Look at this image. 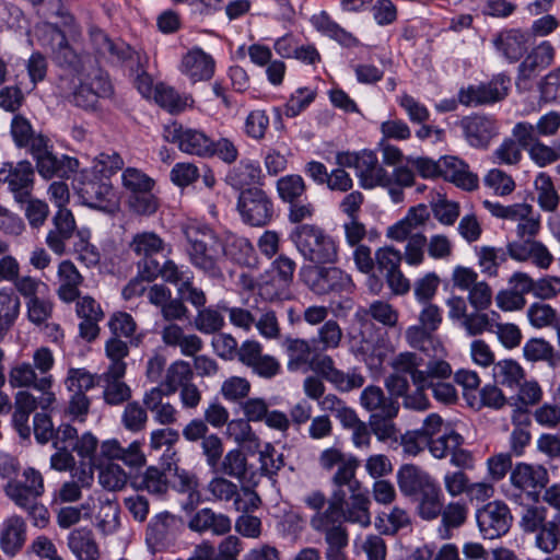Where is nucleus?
<instances>
[{
    "mask_svg": "<svg viewBox=\"0 0 560 560\" xmlns=\"http://www.w3.org/2000/svg\"><path fill=\"white\" fill-rule=\"evenodd\" d=\"M189 262L211 279H223L221 237L209 225L189 222L182 228Z\"/></svg>",
    "mask_w": 560,
    "mask_h": 560,
    "instance_id": "obj_1",
    "label": "nucleus"
},
{
    "mask_svg": "<svg viewBox=\"0 0 560 560\" xmlns=\"http://www.w3.org/2000/svg\"><path fill=\"white\" fill-rule=\"evenodd\" d=\"M33 364L27 362L19 363L9 371V384L12 388H32L42 393L43 406H52L56 395L52 392L54 377L50 370L55 364L51 350L40 347L33 353Z\"/></svg>",
    "mask_w": 560,
    "mask_h": 560,
    "instance_id": "obj_2",
    "label": "nucleus"
},
{
    "mask_svg": "<svg viewBox=\"0 0 560 560\" xmlns=\"http://www.w3.org/2000/svg\"><path fill=\"white\" fill-rule=\"evenodd\" d=\"M5 495L25 511L35 527L45 528L49 523V511L40 502L45 492L44 477L33 467L23 470L22 477L3 487Z\"/></svg>",
    "mask_w": 560,
    "mask_h": 560,
    "instance_id": "obj_3",
    "label": "nucleus"
},
{
    "mask_svg": "<svg viewBox=\"0 0 560 560\" xmlns=\"http://www.w3.org/2000/svg\"><path fill=\"white\" fill-rule=\"evenodd\" d=\"M301 255L314 264H334L338 259V246L331 235L316 224H299L291 234Z\"/></svg>",
    "mask_w": 560,
    "mask_h": 560,
    "instance_id": "obj_4",
    "label": "nucleus"
},
{
    "mask_svg": "<svg viewBox=\"0 0 560 560\" xmlns=\"http://www.w3.org/2000/svg\"><path fill=\"white\" fill-rule=\"evenodd\" d=\"M511 498L515 501L525 497L533 503L540 501V494L549 482V472L540 464L517 463L511 470Z\"/></svg>",
    "mask_w": 560,
    "mask_h": 560,
    "instance_id": "obj_5",
    "label": "nucleus"
},
{
    "mask_svg": "<svg viewBox=\"0 0 560 560\" xmlns=\"http://www.w3.org/2000/svg\"><path fill=\"white\" fill-rule=\"evenodd\" d=\"M183 529V520L167 511L155 514L145 527V545L152 553L174 547Z\"/></svg>",
    "mask_w": 560,
    "mask_h": 560,
    "instance_id": "obj_6",
    "label": "nucleus"
},
{
    "mask_svg": "<svg viewBox=\"0 0 560 560\" xmlns=\"http://www.w3.org/2000/svg\"><path fill=\"white\" fill-rule=\"evenodd\" d=\"M65 384L67 389L72 393L68 402L67 412L74 419L84 421L91 406V401L85 395V392L96 386V376L85 369L70 368Z\"/></svg>",
    "mask_w": 560,
    "mask_h": 560,
    "instance_id": "obj_7",
    "label": "nucleus"
},
{
    "mask_svg": "<svg viewBox=\"0 0 560 560\" xmlns=\"http://www.w3.org/2000/svg\"><path fill=\"white\" fill-rule=\"evenodd\" d=\"M451 281L454 288L467 291V301L476 311H486L492 303V289L479 280L478 273L469 267L456 266L452 272Z\"/></svg>",
    "mask_w": 560,
    "mask_h": 560,
    "instance_id": "obj_8",
    "label": "nucleus"
},
{
    "mask_svg": "<svg viewBox=\"0 0 560 560\" xmlns=\"http://www.w3.org/2000/svg\"><path fill=\"white\" fill-rule=\"evenodd\" d=\"M237 210L242 220L252 226L267 225L273 217V203L260 188L253 187L241 191Z\"/></svg>",
    "mask_w": 560,
    "mask_h": 560,
    "instance_id": "obj_9",
    "label": "nucleus"
},
{
    "mask_svg": "<svg viewBox=\"0 0 560 560\" xmlns=\"http://www.w3.org/2000/svg\"><path fill=\"white\" fill-rule=\"evenodd\" d=\"M34 177V168L28 161L0 163V183L7 185L19 203H23L32 197Z\"/></svg>",
    "mask_w": 560,
    "mask_h": 560,
    "instance_id": "obj_10",
    "label": "nucleus"
},
{
    "mask_svg": "<svg viewBox=\"0 0 560 560\" xmlns=\"http://www.w3.org/2000/svg\"><path fill=\"white\" fill-rule=\"evenodd\" d=\"M164 139L177 144L182 152L198 156L211 155L212 140L201 130L185 128L174 121L164 128Z\"/></svg>",
    "mask_w": 560,
    "mask_h": 560,
    "instance_id": "obj_11",
    "label": "nucleus"
},
{
    "mask_svg": "<svg viewBox=\"0 0 560 560\" xmlns=\"http://www.w3.org/2000/svg\"><path fill=\"white\" fill-rule=\"evenodd\" d=\"M476 518L479 530L486 539H495L505 535L513 521L509 506L501 501L487 503L477 511Z\"/></svg>",
    "mask_w": 560,
    "mask_h": 560,
    "instance_id": "obj_12",
    "label": "nucleus"
},
{
    "mask_svg": "<svg viewBox=\"0 0 560 560\" xmlns=\"http://www.w3.org/2000/svg\"><path fill=\"white\" fill-rule=\"evenodd\" d=\"M555 54L553 46L547 40L536 46L518 66L517 88L529 90L532 81L553 62Z\"/></svg>",
    "mask_w": 560,
    "mask_h": 560,
    "instance_id": "obj_13",
    "label": "nucleus"
},
{
    "mask_svg": "<svg viewBox=\"0 0 560 560\" xmlns=\"http://www.w3.org/2000/svg\"><path fill=\"white\" fill-rule=\"evenodd\" d=\"M46 26L50 35L54 62L74 74H82L84 71L85 56L78 54L69 45L65 33L55 23L49 22Z\"/></svg>",
    "mask_w": 560,
    "mask_h": 560,
    "instance_id": "obj_14",
    "label": "nucleus"
},
{
    "mask_svg": "<svg viewBox=\"0 0 560 560\" xmlns=\"http://www.w3.org/2000/svg\"><path fill=\"white\" fill-rule=\"evenodd\" d=\"M509 83L510 79L508 77L499 74L488 84L460 90L458 100L466 106L494 103L503 100L508 95Z\"/></svg>",
    "mask_w": 560,
    "mask_h": 560,
    "instance_id": "obj_15",
    "label": "nucleus"
},
{
    "mask_svg": "<svg viewBox=\"0 0 560 560\" xmlns=\"http://www.w3.org/2000/svg\"><path fill=\"white\" fill-rule=\"evenodd\" d=\"M313 369L341 392H350L364 384V377L361 374L343 373L336 369L332 358L327 354L316 357L313 361Z\"/></svg>",
    "mask_w": 560,
    "mask_h": 560,
    "instance_id": "obj_16",
    "label": "nucleus"
},
{
    "mask_svg": "<svg viewBox=\"0 0 560 560\" xmlns=\"http://www.w3.org/2000/svg\"><path fill=\"white\" fill-rule=\"evenodd\" d=\"M307 277L310 288L317 294L343 291L351 285L350 276L336 267H315Z\"/></svg>",
    "mask_w": 560,
    "mask_h": 560,
    "instance_id": "obj_17",
    "label": "nucleus"
},
{
    "mask_svg": "<svg viewBox=\"0 0 560 560\" xmlns=\"http://www.w3.org/2000/svg\"><path fill=\"white\" fill-rule=\"evenodd\" d=\"M125 374L126 372H122V366H114L96 377V382L103 384V399L106 405L114 407L130 401L132 390L122 381Z\"/></svg>",
    "mask_w": 560,
    "mask_h": 560,
    "instance_id": "obj_18",
    "label": "nucleus"
},
{
    "mask_svg": "<svg viewBox=\"0 0 560 560\" xmlns=\"http://www.w3.org/2000/svg\"><path fill=\"white\" fill-rule=\"evenodd\" d=\"M82 202L90 208L112 211L115 207L114 192L108 182L93 178L80 183L77 188Z\"/></svg>",
    "mask_w": 560,
    "mask_h": 560,
    "instance_id": "obj_19",
    "label": "nucleus"
},
{
    "mask_svg": "<svg viewBox=\"0 0 560 560\" xmlns=\"http://www.w3.org/2000/svg\"><path fill=\"white\" fill-rule=\"evenodd\" d=\"M466 141L474 148H486L498 135L495 120L487 116H467L459 122Z\"/></svg>",
    "mask_w": 560,
    "mask_h": 560,
    "instance_id": "obj_20",
    "label": "nucleus"
},
{
    "mask_svg": "<svg viewBox=\"0 0 560 560\" xmlns=\"http://www.w3.org/2000/svg\"><path fill=\"white\" fill-rule=\"evenodd\" d=\"M276 275L270 282H265L260 287V294L266 299H281L287 294V291L293 280L295 270V262L291 258L280 255L273 261Z\"/></svg>",
    "mask_w": 560,
    "mask_h": 560,
    "instance_id": "obj_21",
    "label": "nucleus"
},
{
    "mask_svg": "<svg viewBox=\"0 0 560 560\" xmlns=\"http://www.w3.org/2000/svg\"><path fill=\"white\" fill-rule=\"evenodd\" d=\"M52 225L46 236V244L55 254L63 255L66 243L77 230L73 214L68 209H59L52 218Z\"/></svg>",
    "mask_w": 560,
    "mask_h": 560,
    "instance_id": "obj_22",
    "label": "nucleus"
},
{
    "mask_svg": "<svg viewBox=\"0 0 560 560\" xmlns=\"http://www.w3.org/2000/svg\"><path fill=\"white\" fill-rule=\"evenodd\" d=\"M508 254L517 261L530 260L541 269H548L553 256L540 242L534 240L514 241L508 244Z\"/></svg>",
    "mask_w": 560,
    "mask_h": 560,
    "instance_id": "obj_23",
    "label": "nucleus"
},
{
    "mask_svg": "<svg viewBox=\"0 0 560 560\" xmlns=\"http://www.w3.org/2000/svg\"><path fill=\"white\" fill-rule=\"evenodd\" d=\"M441 176L457 187L472 191L478 188L479 178L469 170V165L456 156H444L440 160Z\"/></svg>",
    "mask_w": 560,
    "mask_h": 560,
    "instance_id": "obj_24",
    "label": "nucleus"
},
{
    "mask_svg": "<svg viewBox=\"0 0 560 560\" xmlns=\"http://www.w3.org/2000/svg\"><path fill=\"white\" fill-rule=\"evenodd\" d=\"M357 175L360 185L365 189H372L376 186L389 187L393 178L383 166L378 164L377 156L372 151H362Z\"/></svg>",
    "mask_w": 560,
    "mask_h": 560,
    "instance_id": "obj_25",
    "label": "nucleus"
},
{
    "mask_svg": "<svg viewBox=\"0 0 560 560\" xmlns=\"http://www.w3.org/2000/svg\"><path fill=\"white\" fill-rule=\"evenodd\" d=\"M214 59L201 48H194L184 55L182 72L192 82L208 81L214 74Z\"/></svg>",
    "mask_w": 560,
    "mask_h": 560,
    "instance_id": "obj_26",
    "label": "nucleus"
},
{
    "mask_svg": "<svg viewBox=\"0 0 560 560\" xmlns=\"http://www.w3.org/2000/svg\"><path fill=\"white\" fill-rule=\"evenodd\" d=\"M430 218L427 206L419 205L409 209L407 215L387 229V237L404 242L413 235L422 234L420 228H422Z\"/></svg>",
    "mask_w": 560,
    "mask_h": 560,
    "instance_id": "obj_27",
    "label": "nucleus"
},
{
    "mask_svg": "<svg viewBox=\"0 0 560 560\" xmlns=\"http://www.w3.org/2000/svg\"><path fill=\"white\" fill-rule=\"evenodd\" d=\"M430 218L427 206L419 205L409 209L407 215L387 229V237L404 242L413 235L422 234L420 228H422Z\"/></svg>",
    "mask_w": 560,
    "mask_h": 560,
    "instance_id": "obj_28",
    "label": "nucleus"
},
{
    "mask_svg": "<svg viewBox=\"0 0 560 560\" xmlns=\"http://www.w3.org/2000/svg\"><path fill=\"white\" fill-rule=\"evenodd\" d=\"M58 298L65 303H72L81 296L80 287L84 283V277L70 260H62L58 266Z\"/></svg>",
    "mask_w": 560,
    "mask_h": 560,
    "instance_id": "obj_29",
    "label": "nucleus"
},
{
    "mask_svg": "<svg viewBox=\"0 0 560 560\" xmlns=\"http://www.w3.org/2000/svg\"><path fill=\"white\" fill-rule=\"evenodd\" d=\"M188 527L197 533L211 532L215 536H223L231 530L232 521L223 513L203 508L192 515L188 522Z\"/></svg>",
    "mask_w": 560,
    "mask_h": 560,
    "instance_id": "obj_30",
    "label": "nucleus"
},
{
    "mask_svg": "<svg viewBox=\"0 0 560 560\" xmlns=\"http://www.w3.org/2000/svg\"><path fill=\"white\" fill-rule=\"evenodd\" d=\"M434 480L429 472L413 464H405L397 471L398 488L408 498L419 494Z\"/></svg>",
    "mask_w": 560,
    "mask_h": 560,
    "instance_id": "obj_31",
    "label": "nucleus"
},
{
    "mask_svg": "<svg viewBox=\"0 0 560 560\" xmlns=\"http://www.w3.org/2000/svg\"><path fill=\"white\" fill-rule=\"evenodd\" d=\"M346 503V492L343 490H335L328 505L325 510H319L317 513L312 515L310 520L311 527L316 532H323L328 528L335 527L336 525H343L342 518V506Z\"/></svg>",
    "mask_w": 560,
    "mask_h": 560,
    "instance_id": "obj_32",
    "label": "nucleus"
},
{
    "mask_svg": "<svg viewBox=\"0 0 560 560\" xmlns=\"http://www.w3.org/2000/svg\"><path fill=\"white\" fill-rule=\"evenodd\" d=\"M139 275L147 281H152L159 276L165 282L172 284H180L185 281V272L171 259L164 261L163 265L155 259H147L138 262Z\"/></svg>",
    "mask_w": 560,
    "mask_h": 560,
    "instance_id": "obj_33",
    "label": "nucleus"
},
{
    "mask_svg": "<svg viewBox=\"0 0 560 560\" xmlns=\"http://www.w3.org/2000/svg\"><path fill=\"white\" fill-rule=\"evenodd\" d=\"M26 540V523L20 515L13 514L5 518L0 534L3 552L14 555L22 549Z\"/></svg>",
    "mask_w": 560,
    "mask_h": 560,
    "instance_id": "obj_34",
    "label": "nucleus"
},
{
    "mask_svg": "<svg viewBox=\"0 0 560 560\" xmlns=\"http://www.w3.org/2000/svg\"><path fill=\"white\" fill-rule=\"evenodd\" d=\"M221 255L236 264L249 266L255 260V248L252 243L243 236L228 233L221 238Z\"/></svg>",
    "mask_w": 560,
    "mask_h": 560,
    "instance_id": "obj_35",
    "label": "nucleus"
},
{
    "mask_svg": "<svg viewBox=\"0 0 560 560\" xmlns=\"http://www.w3.org/2000/svg\"><path fill=\"white\" fill-rule=\"evenodd\" d=\"M311 23L322 35L338 42L345 47L350 48L359 45V40L350 32L336 23L326 11L314 14Z\"/></svg>",
    "mask_w": 560,
    "mask_h": 560,
    "instance_id": "obj_36",
    "label": "nucleus"
},
{
    "mask_svg": "<svg viewBox=\"0 0 560 560\" xmlns=\"http://www.w3.org/2000/svg\"><path fill=\"white\" fill-rule=\"evenodd\" d=\"M79 162L74 158L62 155L61 159L55 156L50 151L36 159L38 173L45 178L69 177L77 171Z\"/></svg>",
    "mask_w": 560,
    "mask_h": 560,
    "instance_id": "obj_37",
    "label": "nucleus"
},
{
    "mask_svg": "<svg viewBox=\"0 0 560 560\" xmlns=\"http://www.w3.org/2000/svg\"><path fill=\"white\" fill-rule=\"evenodd\" d=\"M497 49L510 61H517L528 48V35L518 30L502 32L494 39Z\"/></svg>",
    "mask_w": 560,
    "mask_h": 560,
    "instance_id": "obj_38",
    "label": "nucleus"
},
{
    "mask_svg": "<svg viewBox=\"0 0 560 560\" xmlns=\"http://www.w3.org/2000/svg\"><path fill=\"white\" fill-rule=\"evenodd\" d=\"M360 402L371 415L386 413L389 416L395 409H399V402L390 396H385L384 390L375 385H370L362 390Z\"/></svg>",
    "mask_w": 560,
    "mask_h": 560,
    "instance_id": "obj_39",
    "label": "nucleus"
},
{
    "mask_svg": "<svg viewBox=\"0 0 560 560\" xmlns=\"http://www.w3.org/2000/svg\"><path fill=\"white\" fill-rule=\"evenodd\" d=\"M370 504L369 497L362 490L351 492L350 502L342 506L343 521L369 527L371 525Z\"/></svg>",
    "mask_w": 560,
    "mask_h": 560,
    "instance_id": "obj_40",
    "label": "nucleus"
},
{
    "mask_svg": "<svg viewBox=\"0 0 560 560\" xmlns=\"http://www.w3.org/2000/svg\"><path fill=\"white\" fill-rule=\"evenodd\" d=\"M21 311L20 296L8 288L0 289V340L14 326Z\"/></svg>",
    "mask_w": 560,
    "mask_h": 560,
    "instance_id": "obj_41",
    "label": "nucleus"
},
{
    "mask_svg": "<svg viewBox=\"0 0 560 560\" xmlns=\"http://www.w3.org/2000/svg\"><path fill=\"white\" fill-rule=\"evenodd\" d=\"M68 546L79 560H96L98 548L90 529L78 528L68 536Z\"/></svg>",
    "mask_w": 560,
    "mask_h": 560,
    "instance_id": "obj_42",
    "label": "nucleus"
},
{
    "mask_svg": "<svg viewBox=\"0 0 560 560\" xmlns=\"http://www.w3.org/2000/svg\"><path fill=\"white\" fill-rule=\"evenodd\" d=\"M212 472L229 476L236 480L245 479L247 475V458L240 448L229 451L220 460Z\"/></svg>",
    "mask_w": 560,
    "mask_h": 560,
    "instance_id": "obj_43",
    "label": "nucleus"
},
{
    "mask_svg": "<svg viewBox=\"0 0 560 560\" xmlns=\"http://www.w3.org/2000/svg\"><path fill=\"white\" fill-rule=\"evenodd\" d=\"M164 241L154 232H140L133 235L129 248L137 256H141L140 261L154 259L153 255L164 250Z\"/></svg>",
    "mask_w": 560,
    "mask_h": 560,
    "instance_id": "obj_44",
    "label": "nucleus"
},
{
    "mask_svg": "<svg viewBox=\"0 0 560 560\" xmlns=\"http://www.w3.org/2000/svg\"><path fill=\"white\" fill-rule=\"evenodd\" d=\"M493 378L504 387L516 388L524 380L523 368L514 360H501L493 365Z\"/></svg>",
    "mask_w": 560,
    "mask_h": 560,
    "instance_id": "obj_45",
    "label": "nucleus"
},
{
    "mask_svg": "<svg viewBox=\"0 0 560 560\" xmlns=\"http://www.w3.org/2000/svg\"><path fill=\"white\" fill-rule=\"evenodd\" d=\"M523 353L527 361H546L550 366H556L560 361V355L552 345L542 338H532L526 341Z\"/></svg>",
    "mask_w": 560,
    "mask_h": 560,
    "instance_id": "obj_46",
    "label": "nucleus"
},
{
    "mask_svg": "<svg viewBox=\"0 0 560 560\" xmlns=\"http://www.w3.org/2000/svg\"><path fill=\"white\" fill-rule=\"evenodd\" d=\"M423 365V359L413 352H401L397 354L392 361V368L395 373L399 375H410L412 384L419 387L422 381L421 366Z\"/></svg>",
    "mask_w": 560,
    "mask_h": 560,
    "instance_id": "obj_47",
    "label": "nucleus"
},
{
    "mask_svg": "<svg viewBox=\"0 0 560 560\" xmlns=\"http://www.w3.org/2000/svg\"><path fill=\"white\" fill-rule=\"evenodd\" d=\"M148 421V411L139 401L130 400L125 405L120 416V423L128 432L139 433L144 431Z\"/></svg>",
    "mask_w": 560,
    "mask_h": 560,
    "instance_id": "obj_48",
    "label": "nucleus"
},
{
    "mask_svg": "<svg viewBox=\"0 0 560 560\" xmlns=\"http://www.w3.org/2000/svg\"><path fill=\"white\" fill-rule=\"evenodd\" d=\"M261 170L258 164L249 161H241L226 176L228 183L234 188L254 185L259 182Z\"/></svg>",
    "mask_w": 560,
    "mask_h": 560,
    "instance_id": "obj_49",
    "label": "nucleus"
},
{
    "mask_svg": "<svg viewBox=\"0 0 560 560\" xmlns=\"http://www.w3.org/2000/svg\"><path fill=\"white\" fill-rule=\"evenodd\" d=\"M192 375L194 372L188 362L179 360L172 363L166 371L163 382L166 393L175 394L178 388H182L191 382Z\"/></svg>",
    "mask_w": 560,
    "mask_h": 560,
    "instance_id": "obj_50",
    "label": "nucleus"
},
{
    "mask_svg": "<svg viewBox=\"0 0 560 560\" xmlns=\"http://www.w3.org/2000/svg\"><path fill=\"white\" fill-rule=\"evenodd\" d=\"M225 325V320L221 312L211 306L206 305L198 310L192 326L205 335H215Z\"/></svg>",
    "mask_w": 560,
    "mask_h": 560,
    "instance_id": "obj_51",
    "label": "nucleus"
},
{
    "mask_svg": "<svg viewBox=\"0 0 560 560\" xmlns=\"http://www.w3.org/2000/svg\"><path fill=\"white\" fill-rule=\"evenodd\" d=\"M360 462L354 456H348V460L340 466L331 478L332 485L337 490L347 487L349 492L361 490V482L357 479L355 474Z\"/></svg>",
    "mask_w": 560,
    "mask_h": 560,
    "instance_id": "obj_52",
    "label": "nucleus"
},
{
    "mask_svg": "<svg viewBox=\"0 0 560 560\" xmlns=\"http://www.w3.org/2000/svg\"><path fill=\"white\" fill-rule=\"evenodd\" d=\"M535 188L537 191V202L539 207L547 212L556 211L560 197L550 176L544 173L539 174L535 180Z\"/></svg>",
    "mask_w": 560,
    "mask_h": 560,
    "instance_id": "obj_53",
    "label": "nucleus"
},
{
    "mask_svg": "<svg viewBox=\"0 0 560 560\" xmlns=\"http://www.w3.org/2000/svg\"><path fill=\"white\" fill-rule=\"evenodd\" d=\"M398 411L399 409H395V411L389 416L386 413H375L370 416V429L378 441H397L398 430L396 428L394 419L397 417Z\"/></svg>",
    "mask_w": 560,
    "mask_h": 560,
    "instance_id": "obj_54",
    "label": "nucleus"
},
{
    "mask_svg": "<svg viewBox=\"0 0 560 560\" xmlns=\"http://www.w3.org/2000/svg\"><path fill=\"white\" fill-rule=\"evenodd\" d=\"M476 254L481 272L494 277L498 275L499 266L506 260L508 249L481 246L477 249Z\"/></svg>",
    "mask_w": 560,
    "mask_h": 560,
    "instance_id": "obj_55",
    "label": "nucleus"
},
{
    "mask_svg": "<svg viewBox=\"0 0 560 560\" xmlns=\"http://www.w3.org/2000/svg\"><path fill=\"white\" fill-rule=\"evenodd\" d=\"M387 524L385 518L382 516L376 517L375 527L384 535H395L398 530L410 526L411 517L407 510L394 506L392 511L386 515Z\"/></svg>",
    "mask_w": 560,
    "mask_h": 560,
    "instance_id": "obj_56",
    "label": "nucleus"
},
{
    "mask_svg": "<svg viewBox=\"0 0 560 560\" xmlns=\"http://www.w3.org/2000/svg\"><path fill=\"white\" fill-rule=\"evenodd\" d=\"M527 316L530 325L536 328L555 327L558 331V326H560L557 311L549 304L533 303L527 310Z\"/></svg>",
    "mask_w": 560,
    "mask_h": 560,
    "instance_id": "obj_57",
    "label": "nucleus"
},
{
    "mask_svg": "<svg viewBox=\"0 0 560 560\" xmlns=\"http://www.w3.org/2000/svg\"><path fill=\"white\" fill-rule=\"evenodd\" d=\"M343 332L340 325L334 320H326L317 330L313 343L318 345L322 350L337 349L342 340Z\"/></svg>",
    "mask_w": 560,
    "mask_h": 560,
    "instance_id": "obj_58",
    "label": "nucleus"
},
{
    "mask_svg": "<svg viewBox=\"0 0 560 560\" xmlns=\"http://www.w3.org/2000/svg\"><path fill=\"white\" fill-rule=\"evenodd\" d=\"M283 346L289 357L288 369L298 370L308 362L311 355V346L307 340L300 338H287Z\"/></svg>",
    "mask_w": 560,
    "mask_h": 560,
    "instance_id": "obj_59",
    "label": "nucleus"
},
{
    "mask_svg": "<svg viewBox=\"0 0 560 560\" xmlns=\"http://www.w3.org/2000/svg\"><path fill=\"white\" fill-rule=\"evenodd\" d=\"M113 61L126 63L130 70H133V65L138 70L142 66V55L140 51L135 50L130 45L122 40H113L106 56Z\"/></svg>",
    "mask_w": 560,
    "mask_h": 560,
    "instance_id": "obj_60",
    "label": "nucleus"
},
{
    "mask_svg": "<svg viewBox=\"0 0 560 560\" xmlns=\"http://www.w3.org/2000/svg\"><path fill=\"white\" fill-rule=\"evenodd\" d=\"M128 208L138 215H152L159 207V198L152 192V189L129 194L127 200Z\"/></svg>",
    "mask_w": 560,
    "mask_h": 560,
    "instance_id": "obj_61",
    "label": "nucleus"
},
{
    "mask_svg": "<svg viewBox=\"0 0 560 560\" xmlns=\"http://www.w3.org/2000/svg\"><path fill=\"white\" fill-rule=\"evenodd\" d=\"M119 513L118 503L110 500L103 501L96 515L97 528L106 535L116 532L120 525Z\"/></svg>",
    "mask_w": 560,
    "mask_h": 560,
    "instance_id": "obj_62",
    "label": "nucleus"
},
{
    "mask_svg": "<svg viewBox=\"0 0 560 560\" xmlns=\"http://www.w3.org/2000/svg\"><path fill=\"white\" fill-rule=\"evenodd\" d=\"M277 190L285 202L298 200L306 191V185L302 176L296 174L285 175L278 179Z\"/></svg>",
    "mask_w": 560,
    "mask_h": 560,
    "instance_id": "obj_63",
    "label": "nucleus"
},
{
    "mask_svg": "<svg viewBox=\"0 0 560 560\" xmlns=\"http://www.w3.org/2000/svg\"><path fill=\"white\" fill-rule=\"evenodd\" d=\"M237 488L236 483L220 475L208 482L206 491L210 494L208 500L230 502L237 495Z\"/></svg>",
    "mask_w": 560,
    "mask_h": 560,
    "instance_id": "obj_64",
    "label": "nucleus"
}]
</instances>
